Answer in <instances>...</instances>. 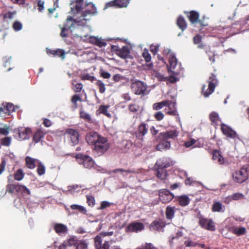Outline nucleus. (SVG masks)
I'll return each instance as SVG.
<instances>
[{"label": "nucleus", "mask_w": 249, "mask_h": 249, "mask_svg": "<svg viewBox=\"0 0 249 249\" xmlns=\"http://www.w3.org/2000/svg\"><path fill=\"white\" fill-rule=\"evenodd\" d=\"M84 0H76V4L71 7V11L74 15H80L79 16L71 20L73 24V28L75 32L80 34L79 36H74L76 37H87L89 33L91 32V27L88 24L92 16L97 13L95 5L89 2L84 3Z\"/></svg>", "instance_id": "f257e3e1"}, {"label": "nucleus", "mask_w": 249, "mask_h": 249, "mask_svg": "<svg viewBox=\"0 0 249 249\" xmlns=\"http://www.w3.org/2000/svg\"><path fill=\"white\" fill-rule=\"evenodd\" d=\"M89 144L93 146V149L98 156H101L109 148V144L106 138L99 135L96 132H89L86 137Z\"/></svg>", "instance_id": "f03ea898"}, {"label": "nucleus", "mask_w": 249, "mask_h": 249, "mask_svg": "<svg viewBox=\"0 0 249 249\" xmlns=\"http://www.w3.org/2000/svg\"><path fill=\"white\" fill-rule=\"evenodd\" d=\"M73 22L71 20V17H68L66 21L64 24V26L61 29L60 36L62 37H66L68 36V32L70 31L71 35L73 36H79L80 34L75 32L73 29L72 25Z\"/></svg>", "instance_id": "7ed1b4c3"}, {"label": "nucleus", "mask_w": 249, "mask_h": 249, "mask_svg": "<svg viewBox=\"0 0 249 249\" xmlns=\"http://www.w3.org/2000/svg\"><path fill=\"white\" fill-rule=\"evenodd\" d=\"M208 89L206 90L205 86H203L202 89V94L205 97H207L214 90L215 86L217 85L218 81L214 75H212L208 80Z\"/></svg>", "instance_id": "20e7f679"}, {"label": "nucleus", "mask_w": 249, "mask_h": 249, "mask_svg": "<svg viewBox=\"0 0 249 249\" xmlns=\"http://www.w3.org/2000/svg\"><path fill=\"white\" fill-rule=\"evenodd\" d=\"M131 89L135 94H143L146 90V85L144 82L136 80L131 84Z\"/></svg>", "instance_id": "39448f33"}, {"label": "nucleus", "mask_w": 249, "mask_h": 249, "mask_svg": "<svg viewBox=\"0 0 249 249\" xmlns=\"http://www.w3.org/2000/svg\"><path fill=\"white\" fill-rule=\"evenodd\" d=\"M76 158L79 164H83L85 168H91L94 165V161L88 156L78 155Z\"/></svg>", "instance_id": "423d86ee"}, {"label": "nucleus", "mask_w": 249, "mask_h": 249, "mask_svg": "<svg viewBox=\"0 0 249 249\" xmlns=\"http://www.w3.org/2000/svg\"><path fill=\"white\" fill-rule=\"evenodd\" d=\"M169 67L168 70L174 74L178 73V69H180V66L178 64V61L175 56V54H170L169 57Z\"/></svg>", "instance_id": "0eeeda50"}, {"label": "nucleus", "mask_w": 249, "mask_h": 249, "mask_svg": "<svg viewBox=\"0 0 249 249\" xmlns=\"http://www.w3.org/2000/svg\"><path fill=\"white\" fill-rule=\"evenodd\" d=\"M14 132L18 134L19 140H24L29 138L31 130L28 128L19 127L17 129H15Z\"/></svg>", "instance_id": "6e6552de"}, {"label": "nucleus", "mask_w": 249, "mask_h": 249, "mask_svg": "<svg viewBox=\"0 0 249 249\" xmlns=\"http://www.w3.org/2000/svg\"><path fill=\"white\" fill-rule=\"evenodd\" d=\"M159 198L163 203H166L173 199V195L167 189H161L159 191Z\"/></svg>", "instance_id": "1a4fd4ad"}, {"label": "nucleus", "mask_w": 249, "mask_h": 249, "mask_svg": "<svg viewBox=\"0 0 249 249\" xmlns=\"http://www.w3.org/2000/svg\"><path fill=\"white\" fill-rule=\"evenodd\" d=\"M130 0H114L106 3L104 9L113 6H117L119 8L126 7L130 2Z\"/></svg>", "instance_id": "9d476101"}, {"label": "nucleus", "mask_w": 249, "mask_h": 249, "mask_svg": "<svg viewBox=\"0 0 249 249\" xmlns=\"http://www.w3.org/2000/svg\"><path fill=\"white\" fill-rule=\"evenodd\" d=\"M144 228V225L140 222H132L129 224L125 228L126 232H138L142 231Z\"/></svg>", "instance_id": "9b49d317"}, {"label": "nucleus", "mask_w": 249, "mask_h": 249, "mask_svg": "<svg viewBox=\"0 0 249 249\" xmlns=\"http://www.w3.org/2000/svg\"><path fill=\"white\" fill-rule=\"evenodd\" d=\"M221 130L223 134L227 137L233 139H239L237 133L227 125L222 124Z\"/></svg>", "instance_id": "f8f14e48"}, {"label": "nucleus", "mask_w": 249, "mask_h": 249, "mask_svg": "<svg viewBox=\"0 0 249 249\" xmlns=\"http://www.w3.org/2000/svg\"><path fill=\"white\" fill-rule=\"evenodd\" d=\"M66 134L70 137L72 145H75L78 142L79 134L77 131L73 129H68Z\"/></svg>", "instance_id": "ddd939ff"}, {"label": "nucleus", "mask_w": 249, "mask_h": 249, "mask_svg": "<svg viewBox=\"0 0 249 249\" xmlns=\"http://www.w3.org/2000/svg\"><path fill=\"white\" fill-rule=\"evenodd\" d=\"M199 224L202 228L208 230L213 231L215 230L214 225L211 219L201 218L199 220Z\"/></svg>", "instance_id": "4468645a"}, {"label": "nucleus", "mask_w": 249, "mask_h": 249, "mask_svg": "<svg viewBox=\"0 0 249 249\" xmlns=\"http://www.w3.org/2000/svg\"><path fill=\"white\" fill-rule=\"evenodd\" d=\"M101 236H96L94 238V244L96 249H109V245L107 241H105L103 244Z\"/></svg>", "instance_id": "2eb2a0df"}, {"label": "nucleus", "mask_w": 249, "mask_h": 249, "mask_svg": "<svg viewBox=\"0 0 249 249\" xmlns=\"http://www.w3.org/2000/svg\"><path fill=\"white\" fill-rule=\"evenodd\" d=\"M165 224L160 221H154L150 225V230L152 231L163 232Z\"/></svg>", "instance_id": "dca6fc26"}, {"label": "nucleus", "mask_w": 249, "mask_h": 249, "mask_svg": "<svg viewBox=\"0 0 249 249\" xmlns=\"http://www.w3.org/2000/svg\"><path fill=\"white\" fill-rule=\"evenodd\" d=\"M148 128L144 124H140L138 128L137 132L136 133L137 138L143 141V137L147 133Z\"/></svg>", "instance_id": "f3484780"}, {"label": "nucleus", "mask_w": 249, "mask_h": 249, "mask_svg": "<svg viewBox=\"0 0 249 249\" xmlns=\"http://www.w3.org/2000/svg\"><path fill=\"white\" fill-rule=\"evenodd\" d=\"M54 229L55 232L59 235H66L68 232L67 227L61 223H56L54 225Z\"/></svg>", "instance_id": "a211bd4d"}, {"label": "nucleus", "mask_w": 249, "mask_h": 249, "mask_svg": "<svg viewBox=\"0 0 249 249\" xmlns=\"http://www.w3.org/2000/svg\"><path fill=\"white\" fill-rule=\"evenodd\" d=\"M178 136V133L176 131L172 130L164 133H161L159 136V139H164L167 141L169 139H173Z\"/></svg>", "instance_id": "6ab92c4d"}, {"label": "nucleus", "mask_w": 249, "mask_h": 249, "mask_svg": "<svg viewBox=\"0 0 249 249\" xmlns=\"http://www.w3.org/2000/svg\"><path fill=\"white\" fill-rule=\"evenodd\" d=\"M233 178L235 181L242 183L247 179L248 175L245 174L244 173H242L241 170H240V171L235 173L233 175Z\"/></svg>", "instance_id": "aec40b11"}, {"label": "nucleus", "mask_w": 249, "mask_h": 249, "mask_svg": "<svg viewBox=\"0 0 249 249\" xmlns=\"http://www.w3.org/2000/svg\"><path fill=\"white\" fill-rule=\"evenodd\" d=\"M160 142L157 145L156 149L159 151H162L163 150H167L170 148V142L164 139H160Z\"/></svg>", "instance_id": "412c9836"}, {"label": "nucleus", "mask_w": 249, "mask_h": 249, "mask_svg": "<svg viewBox=\"0 0 249 249\" xmlns=\"http://www.w3.org/2000/svg\"><path fill=\"white\" fill-rule=\"evenodd\" d=\"M187 17L190 19V21L192 23H195L196 22H200L201 24V22L199 20V14L198 13L195 11H191L190 12L187 13Z\"/></svg>", "instance_id": "4be33fe9"}, {"label": "nucleus", "mask_w": 249, "mask_h": 249, "mask_svg": "<svg viewBox=\"0 0 249 249\" xmlns=\"http://www.w3.org/2000/svg\"><path fill=\"white\" fill-rule=\"evenodd\" d=\"M170 166V163L167 161L165 158L160 159L158 160L155 165V167L165 169Z\"/></svg>", "instance_id": "5701e85b"}, {"label": "nucleus", "mask_w": 249, "mask_h": 249, "mask_svg": "<svg viewBox=\"0 0 249 249\" xmlns=\"http://www.w3.org/2000/svg\"><path fill=\"white\" fill-rule=\"evenodd\" d=\"M130 50L128 46H124L122 48L119 49L118 55L123 58H126L129 55Z\"/></svg>", "instance_id": "b1692460"}, {"label": "nucleus", "mask_w": 249, "mask_h": 249, "mask_svg": "<svg viewBox=\"0 0 249 249\" xmlns=\"http://www.w3.org/2000/svg\"><path fill=\"white\" fill-rule=\"evenodd\" d=\"M168 108L165 109L166 113L169 115H177V110L175 108V103L170 102L169 101V104L167 105Z\"/></svg>", "instance_id": "393cba45"}, {"label": "nucleus", "mask_w": 249, "mask_h": 249, "mask_svg": "<svg viewBox=\"0 0 249 249\" xmlns=\"http://www.w3.org/2000/svg\"><path fill=\"white\" fill-rule=\"evenodd\" d=\"M47 53L48 54H53L54 55L61 57L62 59L65 58V52L61 49H57L56 50H48Z\"/></svg>", "instance_id": "a878e982"}, {"label": "nucleus", "mask_w": 249, "mask_h": 249, "mask_svg": "<svg viewBox=\"0 0 249 249\" xmlns=\"http://www.w3.org/2000/svg\"><path fill=\"white\" fill-rule=\"evenodd\" d=\"M177 25L182 31L185 30L187 27V23H186L184 18L181 16H179L177 20Z\"/></svg>", "instance_id": "bb28decb"}, {"label": "nucleus", "mask_w": 249, "mask_h": 249, "mask_svg": "<svg viewBox=\"0 0 249 249\" xmlns=\"http://www.w3.org/2000/svg\"><path fill=\"white\" fill-rule=\"evenodd\" d=\"M36 162L38 163L39 161L29 157L26 158V165L29 168L34 169L35 167V163Z\"/></svg>", "instance_id": "cd10ccee"}, {"label": "nucleus", "mask_w": 249, "mask_h": 249, "mask_svg": "<svg viewBox=\"0 0 249 249\" xmlns=\"http://www.w3.org/2000/svg\"><path fill=\"white\" fill-rule=\"evenodd\" d=\"M178 201L182 206H187L190 202V199L187 196H182L178 197Z\"/></svg>", "instance_id": "c85d7f7f"}, {"label": "nucleus", "mask_w": 249, "mask_h": 249, "mask_svg": "<svg viewBox=\"0 0 249 249\" xmlns=\"http://www.w3.org/2000/svg\"><path fill=\"white\" fill-rule=\"evenodd\" d=\"M169 101H164L160 103H155L153 105V108L154 109L158 110H159L164 107H166L169 104Z\"/></svg>", "instance_id": "c756f323"}, {"label": "nucleus", "mask_w": 249, "mask_h": 249, "mask_svg": "<svg viewBox=\"0 0 249 249\" xmlns=\"http://www.w3.org/2000/svg\"><path fill=\"white\" fill-rule=\"evenodd\" d=\"M2 106L5 109V111L7 112V114L9 115V112L11 111H15V107L13 105V104L8 103H3Z\"/></svg>", "instance_id": "7c9ffc66"}, {"label": "nucleus", "mask_w": 249, "mask_h": 249, "mask_svg": "<svg viewBox=\"0 0 249 249\" xmlns=\"http://www.w3.org/2000/svg\"><path fill=\"white\" fill-rule=\"evenodd\" d=\"M157 176L160 179H164L167 176L166 171L164 169L157 168Z\"/></svg>", "instance_id": "2f4dec72"}, {"label": "nucleus", "mask_w": 249, "mask_h": 249, "mask_svg": "<svg viewBox=\"0 0 249 249\" xmlns=\"http://www.w3.org/2000/svg\"><path fill=\"white\" fill-rule=\"evenodd\" d=\"M175 208L172 207H167L166 211V218L168 219H171L174 216Z\"/></svg>", "instance_id": "473e14b6"}, {"label": "nucleus", "mask_w": 249, "mask_h": 249, "mask_svg": "<svg viewBox=\"0 0 249 249\" xmlns=\"http://www.w3.org/2000/svg\"><path fill=\"white\" fill-rule=\"evenodd\" d=\"M71 208L72 210H76L78 211L80 213H82L85 214L87 212V210L85 207L82 206L77 205V204H73L71 206Z\"/></svg>", "instance_id": "72a5a7b5"}, {"label": "nucleus", "mask_w": 249, "mask_h": 249, "mask_svg": "<svg viewBox=\"0 0 249 249\" xmlns=\"http://www.w3.org/2000/svg\"><path fill=\"white\" fill-rule=\"evenodd\" d=\"M95 84L99 88V92L101 93H104L106 90L104 83L100 80H96Z\"/></svg>", "instance_id": "f704fd0d"}, {"label": "nucleus", "mask_w": 249, "mask_h": 249, "mask_svg": "<svg viewBox=\"0 0 249 249\" xmlns=\"http://www.w3.org/2000/svg\"><path fill=\"white\" fill-rule=\"evenodd\" d=\"M24 176L23 171L21 169H18L15 174L14 178L16 180L20 181L23 179Z\"/></svg>", "instance_id": "c9c22d12"}, {"label": "nucleus", "mask_w": 249, "mask_h": 249, "mask_svg": "<svg viewBox=\"0 0 249 249\" xmlns=\"http://www.w3.org/2000/svg\"><path fill=\"white\" fill-rule=\"evenodd\" d=\"M223 206L219 202H214L213 205V212H220L222 211Z\"/></svg>", "instance_id": "e433bc0d"}, {"label": "nucleus", "mask_w": 249, "mask_h": 249, "mask_svg": "<svg viewBox=\"0 0 249 249\" xmlns=\"http://www.w3.org/2000/svg\"><path fill=\"white\" fill-rule=\"evenodd\" d=\"M43 133L41 131H37L35 133L33 140L36 142H38L43 137Z\"/></svg>", "instance_id": "4c0bfd02"}, {"label": "nucleus", "mask_w": 249, "mask_h": 249, "mask_svg": "<svg viewBox=\"0 0 249 249\" xmlns=\"http://www.w3.org/2000/svg\"><path fill=\"white\" fill-rule=\"evenodd\" d=\"M201 37L199 35H196L194 37V43L196 44H199L197 47L200 49H202L203 47V45L202 43H200L201 41Z\"/></svg>", "instance_id": "58836bf2"}, {"label": "nucleus", "mask_w": 249, "mask_h": 249, "mask_svg": "<svg viewBox=\"0 0 249 249\" xmlns=\"http://www.w3.org/2000/svg\"><path fill=\"white\" fill-rule=\"evenodd\" d=\"M38 165L37 167V172L39 175L41 176L45 174V167L40 162H38Z\"/></svg>", "instance_id": "ea45409f"}, {"label": "nucleus", "mask_w": 249, "mask_h": 249, "mask_svg": "<svg viewBox=\"0 0 249 249\" xmlns=\"http://www.w3.org/2000/svg\"><path fill=\"white\" fill-rule=\"evenodd\" d=\"M72 85V89L75 92H79L81 91L83 88V85L81 83H79L74 84L73 82Z\"/></svg>", "instance_id": "a19ab883"}, {"label": "nucleus", "mask_w": 249, "mask_h": 249, "mask_svg": "<svg viewBox=\"0 0 249 249\" xmlns=\"http://www.w3.org/2000/svg\"><path fill=\"white\" fill-rule=\"evenodd\" d=\"M88 243L85 241H80L77 244L76 249H88Z\"/></svg>", "instance_id": "79ce46f5"}, {"label": "nucleus", "mask_w": 249, "mask_h": 249, "mask_svg": "<svg viewBox=\"0 0 249 249\" xmlns=\"http://www.w3.org/2000/svg\"><path fill=\"white\" fill-rule=\"evenodd\" d=\"M108 107L105 106H101L99 108V111L100 113H102L107 116L110 117L111 115L107 112Z\"/></svg>", "instance_id": "37998d69"}, {"label": "nucleus", "mask_w": 249, "mask_h": 249, "mask_svg": "<svg viewBox=\"0 0 249 249\" xmlns=\"http://www.w3.org/2000/svg\"><path fill=\"white\" fill-rule=\"evenodd\" d=\"M113 172L114 173H117L118 172H120L121 173V174L122 175H123V176H125L128 173H135V172L134 171H133V170H124L121 169H115V170H114Z\"/></svg>", "instance_id": "c03bdc74"}, {"label": "nucleus", "mask_w": 249, "mask_h": 249, "mask_svg": "<svg viewBox=\"0 0 249 249\" xmlns=\"http://www.w3.org/2000/svg\"><path fill=\"white\" fill-rule=\"evenodd\" d=\"M246 229L243 227L235 228L234 229V233L238 235H241L245 234Z\"/></svg>", "instance_id": "a18cd8bd"}, {"label": "nucleus", "mask_w": 249, "mask_h": 249, "mask_svg": "<svg viewBox=\"0 0 249 249\" xmlns=\"http://www.w3.org/2000/svg\"><path fill=\"white\" fill-rule=\"evenodd\" d=\"M79 188L77 185L70 186L68 187V189L66 191V193L70 192L71 194H73L76 192L79 191L77 189Z\"/></svg>", "instance_id": "49530a36"}, {"label": "nucleus", "mask_w": 249, "mask_h": 249, "mask_svg": "<svg viewBox=\"0 0 249 249\" xmlns=\"http://www.w3.org/2000/svg\"><path fill=\"white\" fill-rule=\"evenodd\" d=\"M77 244V240L75 237H70L66 243V246H73Z\"/></svg>", "instance_id": "de8ad7c7"}, {"label": "nucleus", "mask_w": 249, "mask_h": 249, "mask_svg": "<svg viewBox=\"0 0 249 249\" xmlns=\"http://www.w3.org/2000/svg\"><path fill=\"white\" fill-rule=\"evenodd\" d=\"M233 200H237L244 198V196L241 193H235L230 196Z\"/></svg>", "instance_id": "09e8293b"}, {"label": "nucleus", "mask_w": 249, "mask_h": 249, "mask_svg": "<svg viewBox=\"0 0 249 249\" xmlns=\"http://www.w3.org/2000/svg\"><path fill=\"white\" fill-rule=\"evenodd\" d=\"M142 56L144 57L145 61L147 63L150 62L151 61V56L149 53L146 50H144L142 53Z\"/></svg>", "instance_id": "8fccbe9b"}, {"label": "nucleus", "mask_w": 249, "mask_h": 249, "mask_svg": "<svg viewBox=\"0 0 249 249\" xmlns=\"http://www.w3.org/2000/svg\"><path fill=\"white\" fill-rule=\"evenodd\" d=\"M13 27L15 31H18L22 29V25L20 22L18 21H16L14 23Z\"/></svg>", "instance_id": "3c124183"}, {"label": "nucleus", "mask_w": 249, "mask_h": 249, "mask_svg": "<svg viewBox=\"0 0 249 249\" xmlns=\"http://www.w3.org/2000/svg\"><path fill=\"white\" fill-rule=\"evenodd\" d=\"M210 118L212 122H215L218 119V114L216 112H213L210 115Z\"/></svg>", "instance_id": "603ef678"}, {"label": "nucleus", "mask_w": 249, "mask_h": 249, "mask_svg": "<svg viewBox=\"0 0 249 249\" xmlns=\"http://www.w3.org/2000/svg\"><path fill=\"white\" fill-rule=\"evenodd\" d=\"M96 45L100 47H102L107 45L106 42L101 38H98Z\"/></svg>", "instance_id": "864d4df0"}, {"label": "nucleus", "mask_w": 249, "mask_h": 249, "mask_svg": "<svg viewBox=\"0 0 249 249\" xmlns=\"http://www.w3.org/2000/svg\"><path fill=\"white\" fill-rule=\"evenodd\" d=\"M154 117L157 120L160 121L163 119L164 114L161 111H158L155 114Z\"/></svg>", "instance_id": "5fc2aeb1"}, {"label": "nucleus", "mask_w": 249, "mask_h": 249, "mask_svg": "<svg viewBox=\"0 0 249 249\" xmlns=\"http://www.w3.org/2000/svg\"><path fill=\"white\" fill-rule=\"evenodd\" d=\"M87 202L89 206H93L94 205V198L92 196H87Z\"/></svg>", "instance_id": "6e6d98bb"}, {"label": "nucleus", "mask_w": 249, "mask_h": 249, "mask_svg": "<svg viewBox=\"0 0 249 249\" xmlns=\"http://www.w3.org/2000/svg\"><path fill=\"white\" fill-rule=\"evenodd\" d=\"M11 142V139L10 137H6L2 140V144L5 146H9Z\"/></svg>", "instance_id": "4d7b16f0"}, {"label": "nucleus", "mask_w": 249, "mask_h": 249, "mask_svg": "<svg viewBox=\"0 0 249 249\" xmlns=\"http://www.w3.org/2000/svg\"><path fill=\"white\" fill-rule=\"evenodd\" d=\"M83 80H88L91 81V82H93L94 80L96 81V79L94 76H91L89 74H86L82 77Z\"/></svg>", "instance_id": "13d9d810"}, {"label": "nucleus", "mask_w": 249, "mask_h": 249, "mask_svg": "<svg viewBox=\"0 0 249 249\" xmlns=\"http://www.w3.org/2000/svg\"><path fill=\"white\" fill-rule=\"evenodd\" d=\"M139 109L138 106L136 104H131L129 106V109L131 112H136Z\"/></svg>", "instance_id": "bf43d9fd"}, {"label": "nucleus", "mask_w": 249, "mask_h": 249, "mask_svg": "<svg viewBox=\"0 0 249 249\" xmlns=\"http://www.w3.org/2000/svg\"><path fill=\"white\" fill-rule=\"evenodd\" d=\"M80 116L81 118L87 120H89L90 119V115L84 111H81L80 112Z\"/></svg>", "instance_id": "052dcab7"}, {"label": "nucleus", "mask_w": 249, "mask_h": 249, "mask_svg": "<svg viewBox=\"0 0 249 249\" xmlns=\"http://www.w3.org/2000/svg\"><path fill=\"white\" fill-rule=\"evenodd\" d=\"M196 142V140H195L194 139H192L189 141L185 142L184 144H185V147H190L192 146L194 144H195Z\"/></svg>", "instance_id": "680f3d73"}, {"label": "nucleus", "mask_w": 249, "mask_h": 249, "mask_svg": "<svg viewBox=\"0 0 249 249\" xmlns=\"http://www.w3.org/2000/svg\"><path fill=\"white\" fill-rule=\"evenodd\" d=\"M101 75L102 77H103L105 79H108L110 77L111 75L107 71H101Z\"/></svg>", "instance_id": "e2e57ef3"}, {"label": "nucleus", "mask_w": 249, "mask_h": 249, "mask_svg": "<svg viewBox=\"0 0 249 249\" xmlns=\"http://www.w3.org/2000/svg\"><path fill=\"white\" fill-rule=\"evenodd\" d=\"M163 54L166 56L169 59V57H170V54H174L173 53L171 52L170 49L166 48H165L163 51Z\"/></svg>", "instance_id": "0e129e2a"}, {"label": "nucleus", "mask_w": 249, "mask_h": 249, "mask_svg": "<svg viewBox=\"0 0 249 249\" xmlns=\"http://www.w3.org/2000/svg\"><path fill=\"white\" fill-rule=\"evenodd\" d=\"M220 154L218 151L215 150L213 152V159L214 160H217L218 158L220 156Z\"/></svg>", "instance_id": "69168bd1"}, {"label": "nucleus", "mask_w": 249, "mask_h": 249, "mask_svg": "<svg viewBox=\"0 0 249 249\" xmlns=\"http://www.w3.org/2000/svg\"><path fill=\"white\" fill-rule=\"evenodd\" d=\"M23 185H21L19 184L17 185H13V187L15 189V191L17 192H21L22 193V191L23 188Z\"/></svg>", "instance_id": "338daca9"}, {"label": "nucleus", "mask_w": 249, "mask_h": 249, "mask_svg": "<svg viewBox=\"0 0 249 249\" xmlns=\"http://www.w3.org/2000/svg\"><path fill=\"white\" fill-rule=\"evenodd\" d=\"M241 170L242 173H244L245 174L248 175V172H249V164L245 165Z\"/></svg>", "instance_id": "774afa93"}]
</instances>
